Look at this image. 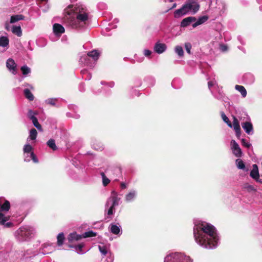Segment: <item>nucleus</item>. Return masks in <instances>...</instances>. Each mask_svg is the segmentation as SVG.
Masks as SVG:
<instances>
[{
    "label": "nucleus",
    "instance_id": "53",
    "mask_svg": "<svg viewBox=\"0 0 262 262\" xmlns=\"http://www.w3.org/2000/svg\"><path fill=\"white\" fill-rule=\"evenodd\" d=\"M176 6V4H174L172 6V8H174Z\"/></svg>",
    "mask_w": 262,
    "mask_h": 262
},
{
    "label": "nucleus",
    "instance_id": "25",
    "mask_svg": "<svg viewBox=\"0 0 262 262\" xmlns=\"http://www.w3.org/2000/svg\"><path fill=\"white\" fill-rule=\"evenodd\" d=\"M9 40L7 37L2 36L0 37V46L6 47L8 46Z\"/></svg>",
    "mask_w": 262,
    "mask_h": 262
},
{
    "label": "nucleus",
    "instance_id": "27",
    "mask_svg": "<svg viewBox=\"0 0 262 262\" xmlns=\"http://www.w3.org/2000/svg\"><path fill=\"white\" fill-rule=\"evenodd\" d=\"M12 32L16 34L17 36H21L22 35V32L21 27L20 26H14L12 30Z\"/></svg>",
    "mask_w": 262,
    "mask_h": 262
},
{
    "label": "nucleus",
    "instance_id": "54",
    "mask_svg": "<svg viewBox=\"0 0 262 262\" xmlns=\"http://www.w3.org/2000/svg\"><path fill=\"white\" fill-rule=\"evenodd\" d=\"M221 115H225V114L224 113H222Z\"/></svg>",
    "mask_w": 262,
    "mask_h": 262
},
{
    "label": "nucleus",
    "instance_id": "34",
    "mask_svg": "<svg viewBox=\"0 0 262 262\" xmlns=\"http://www.w3.org/2000/svg\"><path fill=\"white\" fill-rule=\"evenodd\" d=\"M175 51L178 54V55L180 57H182L184 55L183 49L182 47L181 46H176L175 48Z\"/></svg>",
    "mask_w": 262,
    "mask_h": 262
},
{
    "label": "nucleus",
    "instance_id": "31",
    "mask_svg": "<svg viewBox=\"0 0 262 262\" xmlns=\"http://www.w3.org/2000/svg\"><path fill=\"white\" fill-rule=\"evenodd\" d=\"M97 235V233L96 232H93V231H89L84 233L82 235V237L84 238L86 237H91L96 236Z\"/></svg>",
    "mask_w": 262,
    "mask_h": 262
},
{
    "label": "nucleus",
    "instance_id": "7",
    "mask_svg": "<svg viewBox=\"0 0 262 262\" xmlns=\"http://www.w3.org/2000/svg\"><path fill=\"white\" fill-rule=\"evenodd\" d=\"M164 262H192L189 256L182 253H176L168 255Z\"/></svg>",
    "mask_w": 262,
    "mask_h": 262
},
{
    "label": "nucleus",
    "instance_id": "23",
    "mask_svg": "<svg viewBox=\"0 0 262 262\" xmlns=\"http://www.w3.org/2000/svg\"><path fill=\"white\" fill-rule=\"evenodd\" d=\"M29 119L32 121L33 125L36 128L39 130L41 129V126L38 123V120L35 116H29Z\"/></svg>",
    "mask_w": 262,
    "mask_h": 262
},
{
    "label": "nucleus",
    "instance_id": "17",
    "mask_svg": "<svg viewBox=\"0 0 262 262\" xmlns=\"http://www.w3.org/2000/svg\"><path fill=\"white\" fill-rule=\"evenodd\" d=\"M242 126L246 133L250 134V132L253 130V125L251 123L249 122H245L242 123Z\"/></svg>",
    "mask_w": 262,
    "mask_h": 262
},
{
    "label": "nucleus",
    "instance_id": "38",
    "mask_svg": "<svg viewBox=\"0 0 262 262\" xmlns=\"http://www.w3.org/2000/svg\"><path fill=\"white\" fill-rule=\"evenodd\" d=\"M99 250L101 254L103 255H106L107 253V250L105 246H99Z\"/></svg>",
    "mask_w": 262,
    "mask_h": 262
},
{
    "label": "nucleus",
    "instance_id": "19",
    "mask_svg": "<svg viewBox=\"0 0 262 262\" xmlns=\"http://www.w3.org/2000/svg\"><path fill=\"white\" fill-rule=\"evenodd\" d=\"M87 55L88 56L92 57L95 61H97L100 56V53L96 50L88 52Z\"/></svg>",
    "mask_w": 262,
    "mask_h": 262
},
{
    "label": "nucleus",
    "instance_id": "21",
    "mask_svg": "<svg viewBox=\"0 0 262 262\" xmlns=\"http://www.w3.org/2000/svg\"><path fill=\"white\" fill-rule=\"evenodd\" d=\"M25 97L29 101H33L34 99V95L28 89H25L24 90Z\"/></svg>",
    "mask_w": 262,
    "mask_h": 262
},
{
    "label": "nucleus",
    "instance_id": "18",
    "mask_svg": "<svg viewBox=\"0 0 262 262\" xmlns=\"http://www.w3.org/2000/svg\"><path fill=\"white\" fill-rule=\"evenodd\" d=\"M208 19V17L206 15H204L200 17L198 20L192 25V27L193 28L196 27L200 25L205 21H206Z\"/></svg>",
    "mask_w": 262,
    "mask_h": 262
},
{
    "label": "nucleus",
    "instance_id": "20",
    "mask_svg": "<svg viewBox=\"0 0 262 262\" xmlns=\"http://www.w3.org/2000/svg\"><path fill=\"white\" fill-rule=\"evenodd\" d=\"M82 238V236L79 234H77L76 233L74 232L70 233L68 237V239L70 242L73 241H78Z\"/></svg>",
    "mask_w": 262,
    "mask_h": 262
},
{
    "label": "nucleus",
    "instance_id": "29",
    "mask_svg": "<svg viewBox=\"0 0 262 262\" xmlns=\"http://www.w3.org/2000/svg\"><path fill=\"white\" fill-rule=\"evenodd\" d=\"M57 244L58 246H61L63 244V241L64 240V235L63 233H60L57 237Z\"/></svg>",
    "mask_w": 262,
    "mask_h": 262
},
{
    "label": "nucleus",
    "instance_id": "35",
    "mask_svg": "<svg viewBox=\"0 0 262 262\" xmlns=\"http://www.w3.org/2000/svg\"><path fill=\"white\" fill-rule=\"evenodd\" d=\"M20 70L23 74L24 75H26L31 72L30 69L27 66H24L21 67Z\"/></svg>",
    "mask_w": 262,
    "mask_h": 262
},
{
    "label": "nucleus",
    "instance_id": "50",
    "mask_svg": "<svg viewBox=\"0 0 262 262\" xmlns=\"http://www.w3.org/2000/svg\"><path fill=\"white\" fill-rule=\"evenodd\" d=\"M36 2L38 3H40L42 2H47L48 0H36Z\"/></svg>",
    "mask_w": 262,
    "mask_h": 262
},
{
    "label": "nucleus",
    "instance_id": "2",
    "mask_svg": "<svg viewBox=\"0 0 262 262\" xmlns=\"http://www.w3.org/2000/svg\"><path fill=\"white\" fill-rule=\"evenodd\" d=\"M73 7V5H70L65 9V19L73 28H82L86 25L89 18L86 9L82 6Z\"/></svg>",
    "mask_w": 262,
    "mask_h": 262
},
{
    "label": "nucleus",
    "instance_id": "13",
    "mask_svg": "<svg viewBox=\"0 0 262 262\" xmlns=\"http://www.w3.org/2000/svg\"><path fill=\"white\" fill-rule=\"evenodd\" d=\"M9 220V217L5 216L4 214L0 212V224L4 225L6 227H10L12 225V223L11 222L6 223Z\"/></svg>",
    "mask_w": 262,
    "mask_h": 262
},
{
    "label": "nucleus",
    "instance_id": "11",
    "mask_svg": "<svg viewBox=\"0 0 262 262\" xmlns=\"http://www.w3.org/2000/svg\"><path fill=\"white\" fill-rule=\"evenodd\" d=\"M37 133L35 129L32 128L30 130L29 133V136L27 138V143L32 144L35 142L37 137Z\"/></svg>",
    "mask_w": 262,
    "mask_h": 262
},
{
    "label": "nucleus",
    "instance_id": "12",
    "mask_svg": "<svg viewBox=\"0 0 262 262\" xmlns=\"http://www.w3.org/2000/svg\"><path fill=\"white\" fill-rule=\"evenodd\" d=\"M166 45L165 43L157 42L154 46V51L158 54H161L166 50Z\"/></svg>",
    "mask_w": 262,
    "mask_h": 262
},
{
    "label": "nucleus",
    "instance_id": "32",
    "mask_svg": "<svg viewBox=\"0 0 262 262\" xmlns=\"http://www.w3.org/2000/svg\"><path fill=\"white\" fill-rule=\"evenodd\" d=\"M49 251V249L48 248V244H45L42 246V248L40 250V253L45 255L48 254Z\"/></svg>",
    "mask_w": 262,
    "mask_h": 262
},
{
    "label": "nucleus",
    "instance_id": "8",
    "mask_svg": "<svg viewBox=\"0 0 262 262\" xmlns=\"http://www.w3.org/2000/svg\"><path fill=\"white\" fill-rule=\"evenodd\" d=\"M252 168V169L250 172V176L256 182L262 184V179L259 178L258 166L256 164H253Z\"/></svg>",
    "mask_w": 262,
    "mask_h": 262
},
{
    "label": "nucleus",
    "instance_id": "28",
    "mask_svg": "<svg viewBox=\"0 0 262 262\" xmlns=\"http://www.w3.org/2000/svg\"><path fill=\"white\" fill-rule=\"evenodd\" d=\"M10 203L7 201H6L2 205H1V202H0V212L1 211H8L10 208Z\"/></svg>",
    "mask_w": 262,
    "mask_h": 262
},
{
    "label": "nucleus",
    "instance_id": "4",
    "mask_svg": "<svg viewBox=\"0 0 262 262\" xmlns=\"http://www.w3.org/2000/svg\"><path fill=\"white\" fill-rule=\"evenodd\" d=\"M34 233L35 230L33 228L29 226H24L16 231L15 236L18 241H24L32 237Z\"/></svg>",
    "mask_w": 262,
    "mask_h": 262
},
{
    "label": "nucleus",
    "instance_id": "36",
    "mask_svg": "<svg viewBox=\"0 0 262 262\" xmlns=\"http://www.w3.org/2000/svg\"><path fill=\"white\" fill-rule=\"evenodd\" d=\"M135 196V193L134 191L130 192L125 196V200L126 201L129 202L132 201Z\"/></svg>",
    "mask_w": 262,
    "mask_h": 262
},
{
    "label": "nucleus",
    "instance_id": "5",
    "mask_svg": "<svg viewBox=\"0 0 262 262\" xmlns=\"http://www.w3.org/2000/svg\"><path fill=\"white\" fill-rule=\"evenodd\" d=\"M119 200L120 198L118 197L117 192L115 191H112L111 195L108 199L105 204V206L108 207L110 205V202H111V205L107 211V215L105 218V220H110L112 219V217L111 216L113 214V210H114L115 207L119 205Z\"/></svg>",
    "mask_w": 262,
    "mask_h": 262
},
{
    "label": "nucleus",
    "instance_id": "40",
    "mask_svg": "<svg viewBox=\"0 0 262 262\" xmlns=\"http://www.w3.org/2000/svg\"><path fill=\"white\" fill-rule=\"evenodd\" d=\"M222 116V118H223V120H224V121L225 122H226L229 127H232V124L231 123V122L230 121V120L227 117V116Z\"/></svg>",
    "mask_w": 262,
    "mask_h": 262
},
{
    "label": "nucleus",
    "instance_id": "3",
    "mask_svg": "<svg viewBox=\"0 0 262 262\" xmlns=\"http://www.w3.org/2000/svg\"><path fill=\"white\" fill-rule=\"evenodd\" d=\"M200 5L195 3L192 2L184 4L182 8L176 10L174 12V17L178 18L182 15L187 14L189 11L192 10L193 14L198 11Z\"/></svg>",
    "mask_w": 262,
    "mask_h": 262
},
{
    "label": "nucleus",
    "instance_id": "42",
    "mask_svg": "<svg viewBox=\"0 0 262 262\" xmlns=\"http://www.w3.org/2000/svg\"><path fill=\"white\" fill-rule=\"evenodd\" d=\"M185 49H186V50L188 54H190V53H191L190 50H191V43H189V42L185 43Z\"/></svg>",
    "mask_w": 262,
    "mask_h": 262
},
{
    "label": "nucleus",
    "instance_id": "10",
    "mask_svg": "<svg viewBox=\"0 0 262 262\" xmlns=\"http://www.w3.org/2000/svg\"><path fill=\"white\" fill-rule=\"evenodd\" d=\"M231 143H232V148L233 150V154L236 157H241L242 155V151L239 145L234 140H232Z\"/></svg>",
    "mask_w": 262,
    "mask_h": 262
},
{
    "label": "nucleus",
    "instance_id": "51",
    "mask_svg": "<svg viewBox=\"0 0 262 262\" xmlns=\"http://www.w3.org/2000/svg\"><path fill=\"white\" fill-rule=\"evenodd\" d=\"M6 29L8 30V23H6Z\"/></svg>",
    "mask_w": 262,
    "mask_h": 262
},
{
    "label": "nucleus",
    "instance_id": "55",
    "mask_svg": "<svg viewBox=\"0 0 262 262\" xmlns=\"http://www.w3.org/2000/svg\"><path fill=\"white\" fill-rule=\"evenodd\" d=\"M119 171H121V168L119 167Z\"/></svg>",
    "mask_w": 262,
    "mask_h": 262
},
{
    "label": "nucleus",
    "instance_id": "43",
    "mask_svg": "<svg viewBox=\"0 0 262 262\" xmlns=\"http://www.w3.org/2000/svg\"><path fill=\"white\" fill-rule=\"evenodd\" d=\"M242 144L247 147V148H249L251 146V144L248 142H246V140L245 139H242Z\"/></svg>",
    "mask_w": 262,
    "mask_h": 262
},
{
    "label": "nucleus",
    "instance_id": "22",
    "mask_svg": "<svg viewBox=\"0 0 262 262\" xmlns=\"http://www.w3.org/2000/svg\"><path fill=\"white\" fill-rule=\"evenodd\" d=\"M25 16L21 14L12 15L11 17L10 23L13 24L20 20H23Z\"/></svg>",
    "mask_w": 262,
    "mask_h": 262
},
{
    "label": "nucleus",
    "instance_id": "48",
    "mask_svg": "<svg viewBox=\"0 0 262 262\" xmlns=\"http://www.w3.org/2000/svg\"><path fill=\"white\" fill-rule=\"evenodd\" d=\"M221 49L222 51H226L227 49V47L225 45H222L221 46Z\"/></svg>",
    "mask_w": 262,
    "mask_h": 262
},
{
    "label": "nucleus",
    "instance_id": "39",
    "mask_svg": "<svg viewBox=\"0 0 262 262\" xmlns=\"http://www.w3.org/2000/svg\"><path fill=\"white\" fill-rule=\"evenodd\" d=\"M236 162H238L237 166L238 169H244L245 168V165L242 160L237 159Z\"/></svg>",
    "mask_w": 262,
    "mask_h": 262
},
{
    "label": "nucleus",
    "instance_id": "41",
    "mask_svg": "<svg viewBox=\"0 0 262 262\" xmlns=\"http://www.w3.org/2000/svg\"><path fill=\"white\" fill-rule=\"evenodd\" d=\"M84 246V244H80L77 246H71V245H69V247H71V248H75L76 250H78L80 252H81L82 251V248Z\"/></svg>",
    "mask_w": 262,
    "mask_h": 262
},
{
    "label": "nucleus",
    "instance_id": "30",
    "mask_svg": "<svg viewBox=\"0 0 262 262\" xmlns=\"http://www.w3.org/2000/svg\"><path fill=\"white\" fill-rule=\"evenodd\" d=\"M111 231L114 234H118L120 231V228L116 225H111Z\"/></svg>",
    "mask_w": 262,
    "mask_h": 262
},
{
    "label": "nucleus",
    "instance_id": "45",
    "mask_svg": "<svg viewBox=\"0 0 262 262\" xmlns=\"http://www.w3.org/2000/svg\"><path fill=\"white\" fill-rule=\"evenodd\" d=\"M57 101L56 99H50V105H55Z\"/></svg>",
    "mask_w": 262,
    "mask_h": 262
},
{
    "label": "nucleus",
    "instance_id": "44",
    "mask_svg": "<svg viewBox=\"0 0 262 262\" xmlns=\"http://www.w3.org/2000/svg\"><path fill=\"white\" fill-rule=\"evenodd\" d=\"M151 51L149 50H144V55L146 56H149L151 55Z\"/></svg>",
    "mask_w": 262,
    "mask_h": 262
},
{
    "label": "nucleus",
    "instance_id": "9",
    "mask_svg": "<svg viewBox=\"0 0 262 262\" xmlns=\"http://www.w3.org/2000/svg\"><path fill=\"white\" fill-rule=\"evenodd\" d=\"M64 27L59 24H55L53 26V31L56 36H60L64 32Z\"/></svg>",
    "mask_w": 262,
    "mask_h": 262
},
{
    "label": "nucleus",
    "instance_id": "1",
    "mask_svg": "<svg viewBox=\"0 0 262 262\" xmlns=\"http://www.w3.org/2000/svg\"><path fill=\"white\" fill-rule=\"evenodd\" d=\"M193 234L196 242L206 248L215 247L219 240L215 227L207 223L194 226Z\"/></svg>",
    "mask_w": 262,
    "mask_h": 262
},
{
    "label": "nucleus",
    "instance_id": "46",
    "mask_svg": "<svg viewBox=\"0 0 262 262\" xmlns=\"http://www.w3.org/2000/svg\"><path fill=\"white\" fill-rule=\"evenodd\" d=\"M28 115H37V113L35 112V111H33L31 110H29V111H28Z\"/></svg>",
    "mask_w": 262,
    "mask_h": 262
},
{
    "label": "nucleus",
    "instance_id": "33",
    "mask_svg": "<svg viewBox=\"0 0 262 262\" xmlns=\"http://www.w3.org/2000/svg\"><path fill=\"white\" fill-rule=\"evenodd\" d=\"M101 175L102 176V180H103V185L104 186H107L110 182V180L105 176L104 172H102L101 173Z\"/></svg>",
    "mask_w": 262,
    "mask_h": 262
},
{
    "label": "nucleus",
    "instance_id": "16",
    "mask_svg": "<svg viewBox=\"0 0 262 262\" xmlns=\"http://www.w3.org/2000/svg\"><path fill=\"white\" fill-rule=\"evenodd\" d=\"M7 67L10 70H12L14 73L16 72V64L14 60L12 58H9L6 62Z\"/></svg>",
    "mask_w": 262,
    "mask_h": 262
},
{
    "label": "nucleus",
    "instance_id": "47",
    "mask_svg": "<svg viewBox=\"0 0 262 262\" xmlns=\"http://www.w3.org/2000/svg\"><path fill=\"white\" fill-rule=\"evenodd\" d=\"M120 187L122 189H125L126 188V184L124 182H121L120 183Z\"/></svg>",
    "mask_w": 262,
    "mask_h": 262
},
{
    "label": "nucleus",
    "instance_id": "52",
    "mask_svg": "<svg viewBox=\"0 0 262 262\" xmlns=\"http://www.w3.org/2000/svg\"><path fill=\"white\" fill-rule=\"evenodd\" d=\"M47 145L49 146V140L47 142Z\"/></svg>",
    "mask_w": 262,
    "mask_h": 262
},
{
    "label": "nucleus",
    "instance_id": "14",
    "mask_svg": "<svg viewBox=\"0 0 262 262\" xmlns=\"http://www.w3.org/2000/svg\"><path fill=\"white\" fill-rule=\"evenodd\" d=\"M195 20L196 18L195 17H187L182 20L181 23V26L182 27H186L188 26L192 22L195 21Z\"/></svg>",
    "mask_w": 262,
    "mask_h": 262
},
{
    "label": "nucleus",
    "instance_id": "26",
    "mask_svg": "<svg viewBox=\"0 0 262 262\" xmlns=\"http://www.w3.org/2000/svg\"><path fill=\"white\" fill-rule=\"evenodd\" d=\"M243 188L248 192H256L257 191L256 189L253 185L248 183H245L243 186Z\"/></svg>",
    "mask_w": 262,
    "mask_h": 262
},
{
    "label": "nucleus",
    "instance_id": "37",
    "mask_svg": "<svg viewBox=\"0 0 262 262\" xmlns=\"http://www.w3.org/2000/svg\"><path fill=\"white\" fill-rule=\"evenodd\" d=\"M50 149L53 151H56L58 149V147L55 144V141L54 139H50Z\"/></svg>",
    "mask_w": 262,
    "mask_h": 262
},
{
    "label": "nucleus",
    "instance_id": "15",
    "mask_svg": "<svg viewBox=\"0 0 262 262\" xmlns=\"http://www.w3.org/2000/svg\"><path fill=\"white\" fill-rule=\"evenodd\" d=\"M233 116V126L234 130L236 132V136L239 137L241 135V127L239 124L237 118H236L234 116Z\"/></svg>",
    "mask_w": 262,
    "mask_h": 262
},
{
    "label": "nucleus",
    "instance_id": "49",
    "mask_svg": "<svg viewBox=\"0 0 262 262\" xmlns=\"http://www.w3.org/2000/svg\"><path fill=\"white\" fill-rule=\"evenodd\" d=\"M208 86H209V88H210V87H211L212 86H213V82H212V81H209V82H208Z\"/></svg>",
    "mask_w": 262,
    "mask_h": 262
},
{
    "label": "nucleus",
    "instance_id": "6",
    "mask_svg": "<svg viewBox=\"0 0 262 262\" xmlns=\"http://www.w3.org/2000/svg\"><path fill=\"white\" fill-rule=\"evenodd\" d=\"M24 161L30 162L32 160L35 163L38 162V160L33 151V148L29 143L26 144L23 148Z\"/></svg>",
    "mask_w": 262,
    "mask_h": 262
},
{
    "label": "nucleus",
    "instance_id": "24",
    "mask_svg": "<svg viewBox=\"0 0 262 262\" xmlns=\"http://www.w3.org/2000/svg\"><path fill=\"white\" fill-rule=\"evenodd\" d=\"M235 89L239 92L243 97H245L247 95V91L242 85H236L235 87Z\"/></svg>",
    "mask_w": 262,
    "mask_h": 262
}]
</instances>
